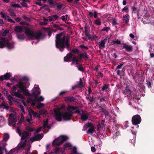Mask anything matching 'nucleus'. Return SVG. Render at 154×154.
Segmentation results:
<instances>
[{
    "instance_id": "58836bf2",
    "label": "nucleus",
    "mask_w": 154,
    "mask_h": 154,
    "mask_svg": "<svg viewBox=\"0 0 154 154\" xmlns=\"http://www.w3.org/2000/svg\"><path fill=\"white\" fill-rule=\"evenodd\" d=\"M21 80L22 81H27L28 82L29 81V79L27 76H24L22 78Z\"/></svg>"
},
{
    "instance_id": "f257e3e1",
    "label": "nucleus",
    "mask_w": 154,
    "mask_h": 154,
    "mask_svg": "<svg viewBox=\"0 0 154 154\" xmlns=\"http://www.w3.org/2000/svg\"><path fill=\"white\" fill-rule=\"evenodd\" d=\"M68 111L62 113L59 109H55L54 111V118L57 121L60 122L62 120V118L65 121L69 120L71 119V117L74 112L80 115V119L82 121L87 120L89 116V114L88 112L81 114L79 109L77 106L69 105L67 108Z\"/></svg>"
},
{
    "instance_id": "864d4df0",
    "label": "nucleus",
    "mask_w": 154,
    "mask_h": 154,
    "mask_svg": "<svg viewBox=\"0 0 154 154\" xmlns=\"http://www.w3.org/2000/svg\"><path fill=\"white\" fill-rule=\"evenodd\" d=\"M9 32V31L8 30H5L2 34V35L3 36H5L7 35V34Z\"/></svg>"
},
{
    "instance_id": "6e6d98bb",
    "label": "nucleus",
    "mask_w": 154,
    "mask_h": 154,
    "mask_svg": "<svg viewBox=\"0 0 154 154\" xmlns=\"http://www.w3.org/2000/svg\"><path fill=\"white\" fill-rule=\"evenodd\" d=\"M25 143H23L22 144H21L18 147V150H20L21 149L23 148L24 147V146H25Z\"/></svg>"
},
{
    "instance_id": "a19ab883",
    "label": "nucleus",
    "mask_w": 154,
    "mask_h": 154,
    "mask_svg": "<svg viewBox=\"0 0 154 154\" xmlns=\"http://www.w3.org/2000/svg\"><path fill=\"white\" fill-rule=\"evenodd\" d=\"M87 126L89 128H95L94 125L91 122H89L87 125Z\"/></svg>"
},
{
    "instance_id": "4be33fe9",
    "label": "nucleus",
    "mask_w": 154,
    "mask_h": 154,
    "mask_svg": "<svg viewBox=\"0 0 154 154\" xmlns=\"http://www.w3.org/2000/svg\"><path fill=\"white\" fill-rule=\"evenodd\" d=\"M12 93H14V95L18 98H20L21 99H23L24 97L21 94L19 93L18 92L13 91Z\"/></svg>"
},
{
    "instance_id": "a878e982",
    "label": "nucleus",
    "mask_w": 154,
    "mask_h": 154,
    "mask_svg": "<svg viewBox=\"0 0 154 154\" xmlns=\"http://www.w3.org/2000/svg\"><path fill=\"white\" fill-rule=\"evenodd\" d=\"M48 119L47 118L43 122V127L44 128H48L49 127L48 125Z\"/></svg>"
},
{
    "instance_id": "a18cd8bd",
    "label": "nucleus",
    "mask_w": 154,
    "mask_h": 154,
    "mask_svg": "<svg viewBox=\"0 0 154 154\" xmlns=\"http://www.w3.org/2000/svg\"><path fill=\"white\" fill-rule=\"evenodd\" d=\"M90 97V102H92L95 101V98H94V96L92 94V96H89Z\"/></svg>"
},
{
    "instance_id": "f03ea898",
    "label": "nucleus",
    "mask_w": 154,
    "mask_h": 154,
    "mask_svg": "<svg viewBox=\"0 0 154 154\" xmlns=\"http://www.w3.org/2000/svg\"><path fill=\"white\" fill-rule=\"evenodd\" d=\"M55 42L56 47L61 52H63L65 48L68 50H70L69 38L62 32L56 35Z\"/></svg>"
},
{
    "instance_id": "de8ad7c7",
    "label": "nucleus",
    "mask_w": 154,
    "mask_h": 154,
    "mask_svg": "<svg viewBox=\"0 0 154 154\" xmlns=\"http://www.w3.org/2000/svg\"><path fill=\"white\" fill-rule=\"evenodd\" d=\"M146 84L149 88H151L152 86V84L150 81H149L147 82L146 83Z\"/></svg>"
},
{
    "instance_id": "7c9ffc66",
    "label": "nucleus",
    "mask_w": 154,
    "mask_h": 154,
    "mask_svg": "<svg viewBox=\"0 0 154 154\" xmlns=\"http://www.w3.org/2000/svg\"><path fill=\"white\" fill-rule=\"evenodd\" d=\"M26 88L25 87L23 91H22L23 92V93L24 94L28 96H31L32 95V94H31L29 93V91L28 90L26 89Z\"/></svg>"
},
{
    "instance_id": "72a5a7b5",
    "label": "nucleus",
    "mask_w": 154,
    "mask_h": 154,
    "mask_svg": "<svg viewBox=\"0 0 154 154\" xmlns=\"http://www.w3.org/2000/svg\"><path fill=\"white\" fill-rule=\"evenodd\" d=\"M79 87H80V88H82V87H83L85 85L84 84L82 80V79L81 78H80L79 79V81L78 82V84H77Z\"/></svg>"
},
{
    "instance_id": "dca6fc26",
    "label": "nucleus",
    "mask_w": 154,
    "mask_h": 154,
    "mask_svg": "<svg viewBox=\"0 0 154 154\" xmlns=\"http://www.w3.org/2000/svg\"><path fill=\"white\" fill-rule=\"evenodd\" d=\"M107 40V39L105 38L102 40L101 42L99 43V47L100 49H103L105 47V45L106 42Z\"/></svg>"
},
{
    "instance_id": "0eeeda50",
    "label": "nucleus",
    "mask_w": 154,
    "mask_h": 154,
    "mask_svg": "<svg viewBox=\"0 0 154 154\" xmlns=\"http://www.w3.org/2000/svg\"><path fill=\"white\" fill-rule=\"evenodd\" d=\"M7 39L1 37L0 38V48H2L5 47Z\"/></svg>"
},
{
    "instance_id": "c85d7f7f",
    "label": "nucleus",
    "mask_w": 154,
    "mask_h": 154,
    "mask_svg": "<svg viewBox=\"0 0 154 154\" xmlns=\"http://www.w3.org/2000/svg\"><path fill=\"white\" fill-rule=\"evenodd\" d=\"M79 62V61L78 60V59H77V57H74L72 60V62L71 64L73 65L75 63H76V65H78V63Z\"/></svg>"
},
{
    "instance_id": "aec40b11",
    "label": "nucleus",
    "mask_w": 154,
    "mask_h": 154,
    "mask_svg": "<svg viewBox=\"0 0 154 154\" xmlns=\"http://www.w3.org/2000/svg\"><path fill=\"white\" fill-rule=\"evenodd\" d=\"M64 100L65 101L69 102H74L75 100V98L73 97H66L64 98Z\"/></svg>"
},
{
    "instance_id": "423d86ee",
    "label": "nucleus",
    "mask_w": 154,
    "mask_h": 154,
    "mask_svg": "<svg viewBox=\"0 0 154 154\" xmlns=\"http://www.w3.org/2000/svg\"><path fill=\"white\" fill-rule=\"evenodd\" d=\"M32 95L35 96L36 95V96L38 97V96L41 93L40 91V88L38 87V85H37V86L35 87L34 89H32Z\"/></svg>"
},
{
    "instance_id": "f8f14e48",
    "label": "nucleus",
    "mask_w": 154,
    "mask_h": 154,
    "mask_svg": "<svg viewBox=\"0 0 154 154\" xmlns=\"http://www.w3.org/2000/svg\"><path fill=\"white\" fill-rule=\"evenodd\" d=\"M61 141V140L60 137L57 138L53 140L52 144L54 145L60 146L63 143Z\"/></svg>"
},
{
    "instance_id": "39448f33",
    "label": "nucleus",
    "mask_w": 154,
    "mask_h": 154,
    "mask_svg": "<svg viewBox=\"0 0 154 154\" xmlns=\"http://www.w3.org/2000/svg\"><path fill=\"white\" fill-rule=\"evenodd\" d=\"M79 54V55L77 57L79 62H82L83 59L86 58L87 59H89V56L86 52H84L83 53L80 52V53Z\"/></svg>"
},
{
    "instance_id": "bb28decb",
    "label": "nucleus",
    "mask_w": 154,
    "mask_h": 154,
    "mask_svg": "<svg viewBox=\"0 0 154 154\" xmlns=\"http://www.w3.org/2000/svg\"><path fill=\"white\" fill-rule=\"evenodd\" d=\"M54 29H51L50 28H46V30L48 33V35L50 37L51 35V33L54 31Z\"/></svg>"
},
{
    "instance_id": "c9c22d12",
    "label": "nucleus",
    "mask_w": 154,
    "mask_h": 154,
    "mask_svg": "<svg viewBox=\"0 0 154 154\" xmlns=\"http://www.w3.org/2000/svg\"><path fill=\"white\" fill-rule=\"evenodd\" d=\"M95 128H89L87 131V133L88 134H92L94 131Z\"/></svg>"
},
{
    "instance_id": "20e7f679",
    "label": "nucleus",
    "mask_w": 154,
    "mask_h": 154,
    "mask_svg": "<svg viewBox=\"0 0 154 154\" xmlns=\"http://www.w3.org/2000/svg\"><path fill=\"white\" fill-rule=\"evenodd\" d=\"M141 119L139 115H136L133 116L132 118L131 121L133 125H136L140 123Z\"/></svg>"
},
{
    "instance_id": "052dcab7",
    "label": "nucleus",
    "mask_w": 154,
    "mask_h": 154,
    "mask_svg": "<svg viewBox=\"0 0 154 154\" xmlns=\"http://www.w3.org/2000/svg\"><path fill=\"white\" fill-rule=\"evenodd\" d=\"M112 23L113 26H114L118 24V23H117L116 19L114 18V19L112 20Z\"/></svg>"
},
{
    "instance_id": "79ce46f5",
    "label": "nucleus",
    "mask_w": 154,
    "mask_h": 154,
    "mask_svg": "<svg viewBox=\"0 0 154 154\" xmlns=\"http://www.w3.org/2000/svg\"><path fill=\"white\" fill-rule=\"evenodd\" d=\"M53 26L54 28H56L58 29H60L61 30H63V29H62L58 25L56 24H54L53 25Z\"/></svg>"
},
{
    "instance_id": "6ab92c4d",
    "label": "nucleus",
    "mask_w": 154,
    "mask_h": 154,
    "mask_svg": "<svg viewBox=\"0 0 154 154\" xmlns=\"http://www.w3.org/2000/svg\"><path fill=\"white\" fill-rule=\"evenodd\" d=\"M14 30L16 32L21 33L23 31V28L22 26H15Z\"/></svg>"
},
{
    "instance_id": "c03bdc74",
    "label": "nucleus",
    "mask_w": 154,
    "mask_h": 154,
    "mask_svg": "<svg viewBox=\"0 0 154 154\" xmlns=\"http://www.w3.org/2000/svg\"><path fill=\"white\" fill-rule=\"evenodd\" d=\"M63 6V5L62 4H60L59 5H57L56 6V7L57 8V9L58 10V11H60L61 8Z\"/></svg>"
},
{
    "instance_id": "cd10ccee",
    "label": "nucleus",
    "mask_w": 154,
    "mask_h": 154,
    "mask_svg": "<svg viewBox=\"0 0 154 154\" xmlns=\"http://www.w3.org/2000/svg\"><path fill=\"white\" fill-rule=\"evenodd\" d=\"M8 11L9 12L11 16H16V15L14 12V11L11 9H8Z\"/></svg>"
},
{
    "instance_id": "7ed1b4c3",
    "label": "nucleus",
    "mask_w": 154,
    "mask_h": 154,
    "mask_svg": "<svg viewBox=\"0 0 154 154\" xmlns=\"http://www.w3.org/2000/svg\"><path fill=\"white\" fill-rule=\"evenodd\" d=\"M26 29L25 33L29 40L39 39L42 35V33L41 32L35 33L32 29L28 27L26 28Z\"/></svg>"
},
{
    "instance_id": "49530a36",
    "label": "nucleus",
    "mask_w": 154,
    "mask_h": 154,
    "mask_svg": "<svg viewBox=\"0 0 154 154\" xmlns=\"http://www.w3.org/2000/svg\"><path fill=\"white\" fill-rule=\"evenodd\" d=\"M1 15L2 16V18H5V19L6 20L7 19V17H9L8 16H6L5 14L3 13V12H1L0 13Z\"/></svg>"
},
{
    "instance_id": "5fc2aeb1",
    "label": "nucleus",
    "mask_w": 154,
    "mask_h": 154,
    "mask_svg": "<svg viewBox=\"0 0 154 154\" xmlns=\"http://www.w3.org/2000/svg\"><path fill=\"white\" fill-rule=\"evenodd\" d=\"M95 23L97 25H100L101 24V22L99 19L96 20L95 21Z\"/></svg>"
},
{
    "instance_id": "9b49d317",
    "label": "nucleus",
    "mask_w": 154,
    "mask_h": 154,
    "mask_svg": "<svg viewBox=\"0 0 154 154\" xmlns=\"http://www.w3.org/2000/svg\"><path fill=\"white\" fill-rule=\"evenodd\" d=\"M131 91L129 86L127 85H126L125 90L123 91V93L125 95L128 96L131 95Z\"/></svg>"
},
{
    "instance_id": "69168bd1",
    "label": "nucleus",
    "mask_w": 154,
    "mask_h": 154,
    "mask_svg": "<svg viewBox=\"0 0 154 154\" xmlns=\"http://www.w3.org/2000/svg\"><path fill=\"white\" fill-rule=\"evenodd\" d=\"M23 18L26 20L29 21L30 20V18L26 16L25 15H23L22 16Z\"/></svg>"
},
{
    "instance_id": "1a4fd4ad",
    "label": "nucleus",
    "mask_w": 154,
    "mask_h": 154,
    "mask_svg": "<svg viewBox=\"0 0 154 154\" xmlns=\"http://www.w3.org/2000/svg\"><path fill=\"white\" fill-rule=\"evenodd\" d=\"M9 117L10 118L9 120V123L10 125H12L17 122V119L16 117L13 114H10L9 115Z\"/></svg>"
},
{
    "instance_id": "ea45409f",
    "label": "nucleus",
    "mask_w": 154,
    "mask_h": 154,
    "mask_svg": "<svg viewBox=\"0 0 154 154\" xmlns=\"http://www.w3.org/2000/svg\"><path fill=\"white\" fill-rule=\"evenodd\" d=\"M39 112L40 115H44L46 114V111L44 109H43L39 110Z\"/></svg>"
},
{
    "instance_id": "2f4dec72",
    "label": "nucleus",
    "mask_w": 154,
    "mask_h": 154,
    "mask_svg": "<svg viewBox=\"0 0 154 154\" xmlns=\"http://www.w3.org/2000/svg\"><path fill=\"white\" fill-rule=\"evenodd\" d=\"M0 108H5L7 109H8L9 108V106H6L4 102H2L0 104Z\"/></svg>"
},
{
    "instance_id": "37998d69",
    "label": "nucleus",
    "mask_w": 154,
    "mask_h": 154,
    "mask_svg": "<svg viewBox=\"0 0 154 154\" xmlns=\"http://www.w3.org/2000/svg\"><path fill=\"white\" fill-rule=\"evenodd\" d=\"M79 47L82 48V50L83 51H84L85 49L86 50L88 49V48L87 47L84 46V45H80L79 46Z\"/></svg>"
},
{
    "instance_id": "338daca9",
    "label": "nucleus",
    "mask_w": 154,
    "mask_h": 154,
    "mask_svg": "<svg viewBox=\"0 0 154 154\" xmlns=\"http://www.w3.org/2000/svg\"><path fill=\"white\" fill-rule=\"evenodd\" d=\"M109 29L110 28L109 27H104L102 29V31L108 32L109 30Z\"/></svg>"
},
{
    "instance_id": "f3484780",
    "label": "nucleus",
    "mask_w": 154,
    "mask_h": 154,
    "mask_svg": "<svg viewBox=\"0 0 154 154\" xmlns=\"http://www.w3.org/2000/svg\"><path fill=\"white\" fill-rule=\"evenodd\" d=\"M110 85L109 84H105L102 87V90L103 91H109Z\"/></svg>"
},
{
    "instance_id": "4c0bfd02",
    "label": "nucleus",
    "mask_w": 154,
    "mask_h": 154,
    "mask_svg": "<svg viewBox=\"0 0 154 154\" xmlns=\"http://www.w3.org/2000/svg\"><path fill=\"white\" fill-rule=\"evenodd\" d=\"M36 139L37 141L41 140L43 137V134H38L37 135L35 136Z\"/></svg>"
},
{
    "instance_id": "393cba45",
    "label": "nucleus",
    "mask_w": 154,
    "mask_h": 154,
    "mask_svg": "<svg viewBox=\"0 0 154 154\" xmlns=\"http://www.w3.org/2000/svg\"><path fill=\"white\" fill-rule=\"evenodd\" d=\"M17 38L21 40H24L25 39V36L24 34H20V35H19L18 34H17Z\"/></svg>"
},
{
    "instance_id": "09e8293b",
    "label": "nucleus",
    "mask_w": 154,
    "mask_h": 154,
    "mask_svg": "<svg viewBox=\"0 0 154 154\" xmlns=\"http://www.w3.org/2000/svg\"><path fill=\"white\" fill-rule=\"evenodd\" d=\"M26 130L28 131L32 132L34 131V129L33 128H31L29 127H27L26 128Z\"/></svg>"
},
{
    "instance_id": "3c124183",
    "label": "nucleus",
    "mask_w": 154,
    "mask_h": 154,
    "mask_svg": "<svg viewBox=\"0 0 154 154\" xmlns=\"http://www.w3.org/2000/svg\"><path fill=\"white\" fill-rule=\"evenodd\" d=\"M64 146L65 147H69L71 146V145L69 143H67L64 145Z\"/></svg>"
},
{
    "instance_id": "4468645a",
    "label": "nucleus",
    "mask_w": 154,
    "mask_h": 154,
    "mask_svg": "<svg viewBox=\"0 0 154 154\" xmlns=\"http://www.w3.org/2000/svg\"><path fill=\"white\" fill-rule=\"evenodd\" d=\"M72 56V54L71 53H68L66 56L64 57V60L65 62H69L70 61Z\"/></svg>"
},
{
    "instance_id": "e433bc0d",
    "label": "nucleus",
    "mask_w": 154,
    "mask_h": 154,
    "mask_svg": "<svg viewBox=\"0 0 154 154\" xmlns=\"http://www.w3.org/2000/svg\"><path fill=\"white\" fill-rule=\"evenodd\" d=\"M76 67L78 68V69L82 72H84L85 71L82 65H79L76 66Z\"/></svg>"
},
{
    "instance_id": "0e129e2a",
    "label": "nucleus",
    "mask_w": 154,
    "mask_h": 154,
    "mask_svg": "<svg viewBox=\"0 0 154 154\" xmlns=\"http://www.w3.org/2000/svg\"><path fill=\"white\" fill-rule=\"evenodd\" d=\"M131 10L133 13H135L136 11L137 10V8L135 7L134 6L133 7H132Z\"/></svg>"
},
{
    "instance_id": "5701e85b",
    "label": "nucleus",
    "mask_w": 154,
    "mask_h": 154,
    "mask_svg": "<svg viewBox=\"0 0 154 154\" xmlns=\"http://www.w3.org/2000/svg\"><path fill=\"white\" fill-rule=\"evenodd\" d=\"M123 20L125 21V24L128 23L129 20V16L128 14H126L125 16H123Z\"/></svg>"
},
{
    "instance_id": "774afa93",
    "label": "nucleus",
    "mask_w": 154,
    "mask_h": 154,
    "mask_svg": "<svg viewBox=\"0 0 154 154\" xmlns=\"http://www.w3.org/2000/svg\"><path fill=\"white\" fill-rule=\"evenodd\" d=\"M7 20L8 22H10L13 23H14L15 22L12 19L9 18V17H8Z\"/></svg>"
},
{
    "instance_id": "473e14b6",
    "label": "nucleus",
    "mask_w": 154,
    "mask_h": 154,
    "mask_svg": "<svg viewBox=\"0 0 154 154\" xmlns=\"http://www.w3.org/2000/svg\"><path fill=\"white\" fill-rule=\"evenodd\" d=\"M9 136L8 133H5L4 134L3 140L5 141H6L9 139Z\"/></svg>"
},
{
    "instance_id": "bf43d9fd",
    "label": "nucleus",
    "mask_w": 154,
    "mask_h": 154,
    "mask_svg": "<svg viewBox=\"0 0 154 154\" xmlns=\"http://www.w3.org/2000/svg\"><path fill=\"white\" fill-rule=\"evenodd\" d=\"M44 104L42 103H38L37 106V108L40 109L41 107L43 106Z\"/></svg>"
},
{
    "instance_id": "b1692460",
    "label": "nucleus",
    "mask_w": 154,
    "mask_h": 154,
    "mask_svg": "<svg viewBox=\"0 0 154 154\" xmlns=\"http://www.w3.org/2000/svg\"><path fill=\"white\" fill-rule=\"evenodd\" d=\"M101 112H103L104 114L106 117L108 116L109 119L112 117L109 112L106 109H103V110L101 111Z\"/></svg>"
},
{
    "instance_id": "c756f323",
    "label": "nucleus",
    "mask_w": 154,
    "mask_h": 154,
    "mask_svg": "<svg viewBox=\"0 0 154 154\" xmlns=\"http://www.w3.org/2000/svg\"><path fill=\"white\" fill-rule=\"evenodd\" d=\"M60 138L62 143H63L64 141H66L68 139V137L66 136L62 135L60 137Z\"/></svg>"
},
{
    "instance_id": "2eb2a0df",
    "label": "nucleus",
    "mask_w": 154,
    "mask_h": 154,
    "mask_svg": "<svg viewBox=\"0 0 154 154\" xmlns=\"http://www.w3.org/2000/svg\"><path fill=\"white\" fill-rule=\"evenodd\" d=\"M6 46L8 49H12L14 47V43L13 42H9L8 41L7 39Z\"/></svg>"
},
{
    "instance_id": "ddd939ff",
    "label": "nucleus",
    "mask_w": 154,
    "mask_h": 154,
    "mask_svg": "<svg viewBox=\"0 0 154 154\" xmlns=\"http://www.w3.org/2000/svg\"><path fill=\"white\" fill-rule=\"evenodd\" d=\"M88 13V18L89 19L91 18L93 16L95 18L98 17L97 15L98 13L96 11H94L93 12L91 11H89Z\"/></svg>"
},
{
    "instance_id": "603ef678",
    "label": "nucleus",
    "mask_w": 154,
    "mask_h": 154,
    "mask_svg": "<svg viewBox=\"0 0 154 154\" xmlns=\"http://www.w3.org/2000/svg\"><path fill=\"white\" fill-rule=\"evenodd\" d=\"M17 132L19 136H21L22 135V133L21 132V131L20 129L18 128L17 127L16 129Z\"/></svg>"
},
{
    "instance_id": "f704fd0d",
    "label": "nucleus",
    "mask_w": 154,
    "mask_h": 154,
    "mask_svg": "<svg viewBox=\"0 0 154 154\" xmlns=\"http://www.w3.org/2000/svg\"><path fill=\"white\" fill-rule=\"evenodd\" d=\"M4 78L5 80H8L11 76V74L10 73L7 72L4 75Z\"/></svg>"
},
{
    "instance_id": "412c9836",
    "label": "nucleus",
    "mask_w": 154,
    "mask_h": 154,
    "mask_svg": "<svg viewBox=\"0 0 154 154\" xmlns=\"http://www.w3.org/2000/svg\"><path fill=\"white\" fill-rule=\"evenodd\" d=\"M16 85L20 89L21 91H23L24 88L26 87L24 85L23 83L22 82H20L18 84Z\"/></svg>"
},
{
    "instance_id": "8fccbe9b",
    "label": "nucleus",
    "mask_w": 154,
    "mask_h": 154,
    "mask_svg": "<svg viewBox=\"0 0 154 154\" xmlns=\"http://www.w3.org/2000/svg\"><path fill=\"white\" fill-rule=\"evenodd\" d=\"M72 52L74 53H80L79 50L77 48H75L74 49H73L72 50Z\"/></svg>"
},
{
    "instance_id": "a211bd4d",
    "label": "nucleus",
    "mask_w": 154,
    "mask_h": 154,
    "mask_svg": "<svg viewBox=\"0 0 154 154\" xmlns=\"http://www.w3.org/2000/svg\"><path fill=\"white\" fill-rule=\"evenodd\" d=\"M21 140H23L26 139L29 135V134L26 131H23L22 134Z\"/></svg>"
},
{
    "instance_id": "680f3d73",
    "label": "nucleus",
    "mask_w": 154,
    "mask_h": 154,
    "mask_svg": "<svg viewBox=\"0 0 154 154\" xmlns=\"http://www.w3.org/2000/svg\"><path fill=\"white\" fill-rule=\"evenodd\" d=\"M72 151L73 154H77V148L76 147H73L72 149Z\"/></svg>"
},
{
    "instance_id": "6e6552de",
    "label": "nucleus",
    "mask_w": 154,
    "mask_h": 154,
    "mask_svg": "<svg viewBox=\"0 0 154 154\" xmlns=\"http://www.w3.org/2000/svg\"><path fill=\"white\" fill-rule=\"evenodd\" d=\"M122 45H123V48L125 49L126 51L131 52L133 51V47L131 45H128L126 43H122Z\"/></svg>"
},
{
    "instance_id": "13d9d810",
    "label": "nucleus",
    "mask_w": 154,
    "mask_h": 154,
    "mask_svg": "<svg viewBox=\"0 0 154 154\" xmlns=\"http://www.w3.org/2000/svg\"><path fill=\"white\" fill-rule=\"evenodd\" d=\"M7 98L8 100H13V98L9 94L7 96Z\"/></svg>"
},
{
    "instance_id": "4d7b16f0",
    "label": "nucleus",
    "mask_w": 154,
    "mask_h": 154,
    "mask_svg": "<svg viewBox=\"0 0 154 154\" xmlns=\"http://www.w3.org/2000/svg\"><path fill=\"white\" fill-rule=\"evenodd\" d=\"M11 6L13 8H21V7L18 4L12 5Z\"/></svg>"
},
{
    "instance_id": "9d476101",
    "label": "nucleus",
    "mask_w": 154,
    "mask_h": 154,
    "mask_svg": "<svg viewBox=\"0 0 154 154\" xmlns=\"http://www.w3.org/2000/svg\"><path fill=\"white\" fill-rule=\"evenodd\" d=\"M33 96L35 97L33 99L32 98L30 97L29 98V100L30 102H32V105L35 106L36 104V102H38V97L36 96V95Z\"/></svg>"
},
{
    "instance_id": "e2e57ef3",
    "label": "nucleus",
    "mask_w": 154,
    "mask_h": 154,
    "mask_svg": "<svg viewBox=\"0 0 154 154\" xmlns=\"http://www.w3.org/2000/svg\"><path fill=\"white\" fill-rule=\"evenodd\" d=\"M112 42L114 44H116L117 45H120L121 44V42L119 40H117L116 41H113Z\"/></svg>"
}]
</instances>
